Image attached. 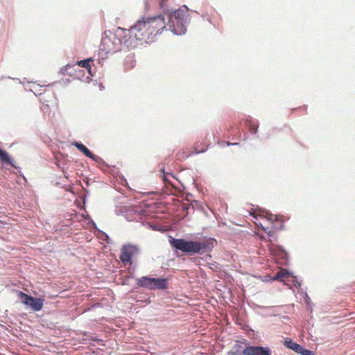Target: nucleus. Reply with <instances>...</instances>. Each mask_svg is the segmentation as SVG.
<instances>
[{"label":"nucleus","instance_id":"obj_17","mask_svg":"<svg viewBox=\"0 0 355 355\" xmlns=\"http://www.w3.org/2000/svg\"><path fill=\"white\" fill-rule=\"evenodd\" d=\"M123 252H126L127 254H130L132 257V254L136 250V247L132 245H125L121 249Z\"/></svg>","mask_w":355,"mask_h":355},{"label":"nucleus","instance_id":"obj_26","mask_svg":"<svg viewBox=\"0 0 355 355\" xmlns=\"http://www.w3.org/2000/svg\"><path fill=\"white\" fill-rule=\"evenodd\" d=\"M205 151V150H199V151L196 152V153L198 154V153H204Z\"/></svg>","mask_w":355,"mask_h":355},{"label":"nucleus","instance_id":"obj_24","mask_svg":"<svg viewBox=\"0 0 355 355\" xmlns=\"http://www.w3.org/2000/svg\"><path fill=\"white\" fill-rule=\"evenodd\" d=\"M238 144H239L238 143H230V142H228V143H227V145H228V146H231V145H232V146H235V145H238Z\"/></svg>","mask_w":355,"mask_h":355},{"label":"nucleus","instance_id":"obj_7","mask_svg":"<svg viewBox=\"0 0 355 355\" xmlns=\"http://www.w3.org/2000/svg\"><path fill=\"white\" fill-rule=\"evenodd\" d=\"M72 145L76 146L80 152H82L85 156L89 157L94 162H98L101 160V158L98 156L93 154L86 146H85L82 143L74 141L72 143Z\"/></svg>","mask_w":355,"mask_h":355},{"label":"nucleus","instance_id":"obj_19","mask_svg":"<svg viewBox=\"0 0 355 355\" xmlns=\"http://www.w3.org/2000/svg\"><path fill=\"white\" fill-rule=\"evenodd\" d=\"M131 257L130 254H127L126 252H123L121 250V255H120V259L123 263H128L131 260Z\"/></svg>","mask_w":355,"mask_h":355},{"label":"nucleus","instance_id":"obj_13","mask_svg":"<svg viewBox=\"0 0 355 355\" xmlns=\"http://www.w3.org/2000/svg\"><path fill=\"white\" fill-rule=\"evenodd\" d=\"M245 123L246 125H248L249 130L250 131L251 133L256 134L257 132L259 125L257 121L252 120V119L249 116L245 120Z\"/></svg>","mask_w":355,"mask_h":355},{"label":"nucleus","instance_id":"obj_8","mask_svg":"<svg viewBox=\"0 0 355 355\" xmlns=\"http://www.w3.org/2000/svg\"><path fill=\"white\" fill-rule=\"evenodd\" d=\"M34 94L35 96H40V101L42 103H53L55 101V98L52 92V90H44V92L39 93V94L34 92Z\"/></svg>","mask_w":355,"mask_h":355},{"label":"nucleus","instance_id":"obj_15","mask_svg":"<svg viewBox=\"0 0 355 355\" xmlns=\"http://www.w3.org/2000/svg\"><path fill=\"white\" fill-rule=\"evenodd\" d=\"M0 159L2 162L5 164H8L12 166L17 168L15 164V161L12 159V157L8 155V153L6 150H4L2 153L1 156L0 157Z\"/></svg>","mask_w":355,"mask_h":355},{"label":"nucleus","instance_id":"obj_22","mask_svg":"<svg viewBox=\"0 0 355 355\" xmlns=\"http://www.w3.org/2000/svg\"><path fill=\"white\" fill-rule=\"evenodd\" d=\"M293 277V284H294V286L295 287H300V283H299L297 282V280L296 279V277Z\"/></svg>","mask_w":355,"mask_h":355},{"label":"nucleus","instance_id":"obj_27","mask_svg":"<svg viewBox=\"0 0 355 355\" xmlns=\"http://www.w3.org/2000/svg\"><path fill=\"white\" fill-rule=\"evenodd\" d=\"M4 150H2L0 148V157L1 156L2 153H3Z\"/></svg>","mask_w":355,"mask_h":355},{"label":"nucleus","instance_id":"obj_12","mask_svg":"<svg viewBox=\"0 0 355 355\" xmlns=\"http://www.w3.org/2000/svg\"><path fill=\"white\" fill-rule=\"evenodd\" d=\"M291 274L287 270L281 269L275 275L270 277V280L283 282L286 277H288Z\"/></svg>","mask_w":355,"mask_h":355},{"label":"nucleus","instance_id":"obj_5","mask_svg":"<svg viewBox=\"0 0 355 355\" xmlns=\"http://www.w3.org/2000/svg\"><path fill=\"white\" fill-rule=\"evenodd\" d=\"M19 297L23 304L28 306L34 311H39L42 309L43 300L38 297H34L22 292H19Z\"/></svg>","mask_w":355,"mask_h":355},{"label":"nucleus","instance_id":"obj_2","mask_svg":"<svg viewBox=\"0 0 355 355\" xmlns=\"http://www.w3.org/2000/svg\"><path fill=\"white\" fill-rule=\"evenodd\" d=\"M187 16L182 10H177L168 15L167 26L175 35H182L187 31Z\"/></svg>","mask_w":355,"mask_h":355},{"label":"nucleus","instance_id":"obj_6","mask_svg":"<svg viewBox=\"0 0 355 355\" xmlns=\"http://www.w3.org/2000/svg\"><path fill=\"white\" fill-rule=\"evenodd\" d=\"M118 40L116 37L113 38L105 37L102 39L100 49L105 51V53H113L119 50L117 44L115 41Z\"/></svg>","mask_w":355,"mask_h":355},{"label":"nucleus","instance_id":"obj_18","mask_svg":"<svg viewBox=\"0 0 355 355\" xmlns=\"http://www.w3.org/2000/svg\"><path fill=\"white\" fill-rule=\"evenodd\" d=\"M123 252H126L127 254H130L132 257V254L136 250V247L132 245H125L121 249Z\"/></svg>","mask_w":355,"mask_h":355},{"label":"nucleus","instance_id":"obj_14","mask_svg":"<svg viewBox=\"0 0 355 355\" xmlns=\"http://www.w3.org/2000/svg\"><path fill=\"white\" fill-rule=\"evenodd\" d=\"M284 345L297 353L298 350L301 349V345L293 342L292 340H291L289 338L285 339Z\"/></svg>","mask_w":355,"mask_h":355},{"label":"nucleus","instance_id":"obj_4","mask_svg":"<svg viewBox=\"0 0 355 355\" xmlns=\"http://www.w3.org/2000/svg\"><path fill=\"white\" fill-rule=\"evenodd\" d=\"M232 355H271V350L268 347L261 346H248L242 349V347L236 344L230 352Z\"/></svg>","mask_w":355,"mask_h":355},{"label":"nucleus","instance_id":"obj_25","mask_svg":"<svg viewBox=\"0 0 355 355\" xmlns=\"http://www.w3.org/2000/svg\"><path fill=\"white\" fill-rule=\"evenodd\" d=\"M270 250L272 252H273V245H270Z\"/></svg>","mask_w":355,"mask_h":355},{"label":"nucleus","instance_id":"obj_23","mask_svg":"<svg viewBox=\"0 0 355 355\" xmlns=\"http://www.w3.org/2000/svg\"><path fill=\"white\" fill-rule=\"evenodd\" d=\"M159 5L162 8L164 7V3L165 1V0H159Z\"/></svg>","mask_w":355,"mask_h":355},{"label":"nucleus","instance_id":"obj_3","mask_svg":"<svg viewBox=\"0 0 355 355\" xmlns=\"http://www.w3.org/2000/svg\"><path fill=\"white\" fill-rule=\"evenodd\" d=\"M169 243L173 248L188 253H197L205 248V245L199 242L186 241L182 239L170 237Z\"/></svg>","mask_w":355,"mask_h":355},{"label":"nucleus","instance_id":"obj_16","mask_svg":"<svg viewBox=\"0 0 355 355\" xmlns=\"http://www.w3.org/2000/svg\"><path fill=\"white\" fill-rule=\"evenodd\" d=\"M92 61V59H86V60H80V61H78V66L83 67V68H85L88 70V71H90L91 70V64H90V62Z\"/></svg>","mask_w":355,"mask_h":355},{"label":"nucleus","instance_id":"obj_20","mask_svg":"<svg viewBox=\"0 0 355 355\" xmlns=\"http://www.w3.org/2000/svg\"><path fill=\"white\" fill-rule=\"evenodd\" d=\"M297 353L301 355H313V352L306 349H304L302 346H301V349L298 350Z\"/></svg>","mask_w":355,"mask_h":355},{"label":"nucleus","instance_id":"obj_11","mask_svg":"<svg viewBox=\"0 0 355 355\" xmlns=\"http://www.w3.org/2000/svg\"><path fill=\"white\" fill-rule=\"evenodd\" d=\"M166 285H167V279L154 278L153 286L152 287V290H153V289H164L166 288Z\"/></svg>","mask_w":355,"mask_h":355},{"label":"nucleus","instance_id":"obj_21","mask_svg":"<svg viewBox=\"0 0 355 355\" xmlns=\"http://www.w3.org/2000/svg\"><path fill=\"white\" fill-rule=\"evenodd\" d=\"M261 228L268 234L269 237H273L274 233L271 230H268V227H265L263 225H261Z\"/></svg>","mask_w":355,"mask_h":355},{"label":"nucleus","instance_id":"obj_1","mask_svg":"<svg viewBox=\"0 0 355 355\" xmlns=\"http://www.w3.org/2000/svg\"><path fill=\"white\" fill-rule=\"evenodd\" d=\"M164 15L142 18L128 30L123 31V42L128 48H135L138 42L150 44L156 40L166 28Z\"/></svg>","mask_w":355,"mask_h":355},{"label":"nucleus","instance_id":"obj_10","mask_svg":"<svg viewBox=\"0 0 355 355\" xmlns=\"http://www.w3.org/2000/svg\"><path fill=\"white\" fill-rule=\"evenodd\" d=\"M262 214L264 218H266L268 220L273 223L275 221H281L282 224L283 223L282 217V216L279 215H273L270 211L262 209L261 210Z\"/></svg>","mask_w":355,"mask_h":355},{"label":"nucleus","instance_id":"obj_9","mask_svg":"<svg viewBox=\"0 0 355 355\" xmlns=\"http://www.w3.org/2000/svg\"><path fill=\"white\" fill-rule=\"evenodd\" d=\"M153 280L154 278L153 277H141V278L138 279L137 284L141 287H145L152 290V287L153 286Z\"/></svg>","mask_w":355,"mask_h":355}]
</instances>
